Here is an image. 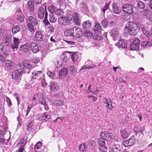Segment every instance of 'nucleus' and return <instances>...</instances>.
<instances>
[{
    "label": "nucleus",
    "mask_w": 152,
    "mask_h": 152,
    "mask_svg": "<svg viewBox=\"0 0 152 152\" xmlns=\"http://www.w3.org/2000/svg\"><path fill=\"white\" fill-rule=\"evenodd\" d=\"M56 7L53 5H51L48 7V9L51 13V14L55 12L56 10Z\"/></svg>",
    "instance_id": "obj_35"
},
{
    "label": "nucleus",
    "mask_w": 152,
    "mask_h": 152,
    "mask_svg": "<svg viewBox=\"0 0 152 152\" xmlns=\"http://www.w3.org/2000/svg\"><path fill=\"white\" fill-rule=\"evenodd\" d=\"M50 86V89L54 92L57 91L59 88L58 86L54 82L51 83Z\"/></svg>",
    "instance_id": "obj_29"
},
{
    "label": "nucleus",
    "mask_w": 152,
    "mask_h": 152,
    "mask_svg": "<svg viewBox=\"0 0 152 152\" xmlns=\"http://www.w3.org/2000/svg\"><path fill=\"white\" fill-rule=\"evenodd\" d=\"M141 29L142 32L147 30V28L142 24L139 26L136 23L132 22H127L125 26V31L132 36L137 34Z\"/></svg>",
    "instance_id": "obj_2"
},
{
    "label": "nucleus",
    "mask_w": 152,
    "mask_h": 152,
    "mask_svg": "<svg viewBox=\"0 0 152 152\" xmlns=\"http://www.w3.org/2000/svg\"><path fill=\"white\" fill-rule=\"evenodd\" d=\"M47 73L48 75L51 78L54 79L55 78L56 76L55 73L52 72L50 71H48Z\"/></svg>",
    "instance_id": "obj_46"
},
{
    "label": "nucleus",
    "mask_w": 152,
    "mask_h": 152,
    "mask_svg": "<svg viewBox=\"0 0 152 152\" xmlns=\"http://www.w3.org/2000/svg\"><path fill=\"white\" fill-rule=\"evenodd\" d=\"M110 3H106L104 6L101 9V11L104 14L105 13V12L108 8Z\"/></svg>",
    "instance_id": "obj_50"
},
{
    "label": "nucleus",
    "mask_w": 152,
    "mask_h": 152,
    "mask_svg": "<svg viewBox=\"0 0 152 152\" xmlns=\"http://www.w3.org/2000/svg\"><path fill=\"white\" fill-rule=\"evenodd\" d=\"M30 45L27 43L21 45L20 47V50L23 52H26L30 50Z\"/></svg>",
    "instance_id": "obj_18"
},
{
    "label": "nucleus",
    "mask_w": 152,
    "mask_h": 152,
    "mask_svg": "<svg viewBox=\"0 0 152 152\" xmlns=\"http://www.w3.org/2000/svg\"><path fill=\"white\" fill-rule=\"evenodd\" d=\"M4 65L6 67H9L13 66L14 63L12 61L9 60H6Z\"/></svg>",
    "instance_id": "obj_41"
},
{
    "label": "nucleus",
    "mask_w": 152,
    "mask_h": 152,
    "mask_svg": "<svg viewBox=\"0 0 152 152\" xmlns=\"http://www.w3.org/2000/svg\"><path fill=\"white\" fill-rule=\"evenodd\" d=\"M141 45L143 47H150L152 45V43L149 42H143L141 43Z\"/></svg>",
    "instance_id": "obj_34"
},
{
    "label": "nucleus",
    "mask_w": 152,
    "mask_h": 152,
    "mask_svg": "<svg viewBox=\"0 0 152 152\" xmlns=\"http://www.w3.org/2000/svg\"><path fill=\"white\" fill-rule=\"evenodd\" d=\"M57 3L61 6L65 3V0H57Z\"/></svg>",
    "instance_id": "obj_59"
},
{
    "label": "nucleus",
    "mask_w": 152,
    "mask_h": 152,
    "mask_svg": "<svg viewBox=\"0 0 152 152\" xmlns=\"http://www.w3.org/2000/svg\"><path fill=\"white\" fill-rule=\"evenodd\" d=\"M103 101L105 104H107V106H108V105H109L110 103H112L111 100L109 98L107 99L106 98H104Z\"/></svg>",
    "instance_id": "obj_52"
},
{
    "label": "nucleus",
    "mask_w": 152,
    "mask_h": 152,
    "mask_svg": "<svg viewBox=\"0 0 152 152\" xmlns=\"http://www.w3.org/2000/svg\"><path fill=\"white\" fill-rule=\"evenodd\" d=\"M122 9L123 11L126 14H132L133 12V7L131 4H125L123 5Z\"/></svg>",
    "instance_id": "obj_7"
},
{
    "label": "nucleus",
    "mask_w": 152,
    "mask_h": 152,
    "mask_svg": "<svg viewBox=\"0 0 152 152\" xmlns=\"http://www.w3.org/2000/svg\"><path fill=\"white\" fill-rule=\"evenodd\" d=\"M68 72V69L65 67L60 70L59 72V76L60 78L65 77L67 75Z\"/></svg>",
    "instance_id": "obj_24"
},
{
    "label": "nucleus",
    "mask_w": 152,
    "mask_h": 152,
    "mask_svg": "<svg viewBox=\"0 0 152 152\" xmlns=\"http://www.w3.org/2000/svg\"><path fill=\"white\" fill-rule=\"evenodd\" d=\"M41 119L45 120V121H49L50 119L51 116L48 113L46 112L43 115L40 117Z\"/></svg>",
    "instance_id": "obj_26"
},
{
    "label": "nucleus",
    "mask_w": 152,
    "mask_h": 152,
    "mask_svg": "<svg viewBox=\"0 0 152 152\" xmlns=\"http://www.w3.org/2000/svg\"><path fill=\"white\" fill-rule=\"evenodd\" d=\"M39 95L37 94H35L34 96V98H33V100L36 102L37 101L38 99L39 100Z\"/></svg>",
    "instance_id": "obj_61"
},
{
    "label": "nucleus",
    "mask_w": 152,
    "mask_h": 152,
    "mask_svg": "<svg viewBox=\"0 0 152 152\" xmlns=\"http://www.w3.org/2000/svg\"><path fill=\"white\" fill-rule=\"evenodd\" d=\"M134 130L136 133L140 132L142 133V129L140 126H135L134 129Z\"/></svg>",
    "instance_id": "obj_45"
},
{
    "label": "nucleus",
    "mask_w": 152,
    "mask_h": 152,
    "mask_svg": "<svg viewBox=\"0 0 152 152\" xmlns=\"http://www.w3.org/2000/svg\"><path fill=\"white\" fill-rule=\"evenodd\" d=\"M37 17L39 19H42L44 17L47 18L48 16V14L46 9H44L42 7H39L37 12Z\"/></svg>",
    "instance_id": "obj_6"
},
{
    "label": "nucleus",
    "mask_w": 152,
    "mask_h": 152,
    "mask_svg": "<svg viewBox=\"0 0 152 152\" xmlns=\"http://www.w3.org/2000/svg\"><path fill=\"white\" fill-rule=\"evenodd\" d=\"M42 73L41 71H35L32 73V78L35 79L37 76H39Z\"/></svg>",
    "instance_id": "obj_39"
},
{
    "label": "nucleus",
    "mask_w": 152,
    "mask_h": 152,
    "mask_svg": "<svg viewBox=\"0 0 152 152\" xmlns=\"http://www.w3.org/2000/svg\"><path fill=\"white\" fill-rule=\"evenodd\" d=\"M119 31L117 28L112 29L111 31V36L115 40L119 37Z\"/></svg>",
    "instance_id": "obj_16"
},
{
    "label": "nucleus",
    "mask_w": 152,
    "mask_h": 152,
    "mask_svg": "<svg viewBox=\"0 0 152 152\" xmlns=\"http://www.w3.org/2000/svg\"><path fill=\"white\" fill-rule=\"evenodd\" d=\"M43 21L45 24L46 25H48V24H50L49 22L48 21V18H45V17L44 18V20H43Z\"/></svg>",
    "instance_id": "obj_63"
},
{
    "label": "nucleus",
    "mask_w": 152,
    "mask_h": 152,
    "mask_svg": "<svg viewBox=\"0 0 152 152\" xmlns=\"http://www.w3.org/2000/svg\"><path fill=\"white\" fill-rule=\"evenodd\" d=\"M65 41L68 44V45L70 46H73L74 45L75 43V42L69 41L65 40Z\"/></svg>",
    "instance_id": "obj_60"
},
{
    "label": "nucleus",
    "mask_w": 152,
    "mask_h": 152,
    "mask_svg": "<svg viewBox=\"0 0 152 152\" xmlns=\"http://www.w3.org/2000/svg\"><path fill=\"white\" fill-rule=\"evenodd\" d=\"M75 31V35L74 36L75 38H79L81 37L83 35L82 31L80 28L77 27L74 28Z\"/></svg>",
    "instance_id": "obj_17"
},
{
    "label": "nucleus",
    "mask_w": 152,
    "mask_h": 152,
    "mask_svg": "<svg viewBox=\"0 0 152 152\" xmlns=\"http://www.w3.org/2000/svg\"><path fill=\"white\" fill-rule=\"evenodd\" d=\"M137 6L138 8L140 9H143L145 7V4L142 1H139L137 4Z\"/></svg>",
    "instance_id": "obj_42"
},
{
    "label": "nucleus",
    "mask_w": 152,
    "mask_h": 152,
    "mask_svg": "<svg viewBox=\"0 0 152 152\" xmlns=\"http://www.w3.org/2000/svg\"><path fill=\"white\" fill-rule=\"evenodd\" d=\"M34 64H37L40 62V59L38 57H35L32 60Z\"/></svg>",
    "instance_id": "obj_58"
},
{
    "label": "nucleus",
    "mask_w": 152,
    "mask_h": 152,
    "mask_svg": "<svg viewBox=\"0 0 152 152\" xmlns=\"http://www.w3.org/2000/svg\"><path fill=\"white\" fill-rule=\"evenodd\" d=\"M150 10L148 9H145L141 11V12L143 15L145 16H147L149 14Z\"/></svg>",
    "instance_id": "obj_48"
},
{
    "label": "nucleus",
    "mask_w": 152,
    "mask_h": 152,
    "mask_svg": "<svg viewBox=\"0 0 152 152\" xmlns=\"http://www.w3.org/2000/svg\"><path fill=\"white\" fill-rule=\"evenodd\" d=\"M94 31L95 33L100 32L102 31V27L98 23L95 24Z\"/></svg>",
    "instance_id": "obj_27"
},
{
    "label": "nucleus",
    "mask_w": 152,
    "mask_h": 152,
    "mask_svg": "<svg viewBox=\"0 0 152 152\" xmlns=\"http://www.w3.org/2000/svg\"><path fill=\"white\" fill-rule=\"evenodd\" d=\"M135 143V138L134 136H132L129 139L124 140L123 143L125 147L131 146L134 145Z\"/></svg>",
    "instance_id": "obj_11"
},
{
    "label": "nucleus",
    "mask_w": 152,
    "mask_h": 152,
    "mask_svg": "<svg viewBox=\"0 0 152 152\" xmlns=\"http://www.w3.org/2000/svg\"><path fill=\"white\" fill-rule=\"evenodd\" d=\"M64 11L62 9H58L56 10L55 13L57 15H61L64 13Z\"/></svg>",
    "instance_id": "obj_49"
},
{
    "label": "nucleus",
    "mask_w": 152,
    "mask_h": 152,
    "mask_svg": "<svg viewBox=\"0 0 152 152\" xmlns=\"http://www.w3.org/2000/svg\"><path fill=\"white\" fill-rule=\"evenodd\" d=\"M95 65L93 64L92 61L87 60L86 61L85 65L82 66L80 70L81 71L83 69H92L95 67Z\"/></svg>",
    "instance_id": "obj_10"
},
{
    "label": "nucleus",
    "mask_w": 152,
    "mask_h": 152,
    "mask_svg": "<svg viewBox=\"0 0 152 152\" xmlns=\"http://www.w3.org/2000/svg\"><path fill=\"white\" fill-rule=\"evenodd\" d=\"M45 96L43 95H41V99H39V101L38 102L39 104H42L44 105L46 103L45 100L44 99Z\"/></svg>",
    "instance_id": "obj_44"
},
{
    "label": "nucleus",
    "mask_w": 152,
    "mask_h": 152,
    "mask_svg": "<svg viewBox=\"0 0 152 152\" xmlns=\"http://www.w3.org/2000/svg\"><path fill=\"white\" fill-rule=\"evenodd\" d=\"M99 149L101 151L104 152H106L107 150V148L105 145H100Z\"/></svg>",
    "instance_id": "obj_51"
},
{
    "label": "nucleus",
    "mask_w": 152,
    "mask_h": 152,
    "mask_svg": "<svg viewBox=\"0 0 152 152\" xmlns=\"http://www.w3.org/2000/svg\"><path fill=\"white\" fill-rule=\"evenodd\" d=\"M35 39L39 41H43L44 42H46L48 41V37L44 36L43 34L41 32L37 31L35 34Z\"/></svg>",
    "instance_id": "obj_5"
},
{
    "label": "nucleus",
    "mask_w": 152,
    "mask_h": 152,
    "mask_svg": "<svg viewBox=\"0 0 152 152\" xmlns=\"http://www.w3.org/2000/svg\"><path fill=\"white\" fill-rule=\"evenodd\" d=\"M17 68V69L13 72L12 74V78L14 80L19 78L22 73H29V70L32 69V66L29 62L25 61L18 65Z\"/></svg>",
    "instance_id": "obj_1"
},
{
    "label": "nucleus",
    "mask_w": 152,
    "mask_h": 152,
    "mask_svg": "<svg viewBox=\"0 0 152 152\" xmlns=\"http://www.w3.org/2000/svg\"><path fill=\"white\" fill-rule=\"evenodd\" d=\"M34 122L33 121H31L28 123L27 127V130L29 132H31L33 129Z\"/></svg>",
    "instance_id": "obj_37"
},
{
    "label": "nucleus",
    "mask_w": 152,
    "mask_h": 152,
    "mask_svg": "<svg viewBox=\"0 0 152 152\" xmlns=\"http://www.w3.org/2000/svg\"><path fill=\"white\" fill-rule=\"evenodd\" d=\"M117 46L119 48H124L126 47L127 44L121 39L119 40L117 44Z\"/></svg>",
    "instance_id": "obj_28"
},
{
    "label": "nucleus",
    "mask_w": 152,
    "mask_h": 152,
    "mask_svg": "<svg viewBox=\"0 0 152 152\" xmlns=\"http://www.w3.org/2000/svg\"><path fill=\"white\" fill-rule=\"evenodd\" d=\"M28 21L29 22L27 24V27L29 31L31 32H32L34 30V26H37L39 22V21L37 19L31 16L28 17Z\"/></svg>",
    "instance_id": "obj_3"
},
{
    "label": "nucleus",
    "mask_w": 152,
    "mask_h": 152,
    "mask_svg": "<svg viewBox=\"0 0 152 152\" xmlns=\"http://www.w3.org/2000/svg\"><path fill=\"white\" fill-rule=\"evenodd\" d=\"M88 145L90 146H94L95 145V142L93 140H89L87 142Z\"/></svg>",
    "instance_id": "obj_57"
},
{
    "label": "nucleus",
    "mask_w": 152,
    "mask_h": 152,
    "mask_svg": "<svg viewBox=\"0 0 152 152\" xmlns=\"http://www.w3.org/2000/svg\"><path fill=\"white\" fill-rule=\"evenodd\" d=\"M113 136V135L112 133L107 132H102L100 134V137L104 140L110 139Z\"/></svg>",
    "instance_id": "obj_13"
},
{
    "label": "nucleus",
    "mask_w": 152,
    "mask_h": 152,
    "mask_svg": "<svg viewBox=\"0 0 152 152\" xmlns=\"http://www.w3.org/2000/svg\"><path fill=\"white\" fill-rule=\"evenodd\" d=\"M140 43V41L139 39L137 38H135L134 41L130 45V49L132 50H138L139 49Z\"/></svg>",
    "instance_id": "obj_8"
},
{
    "label": "nucleus",
    "mask_w": 152,
    "mask_h": 152,
    "mask_svg": "<svg viewBox=\"0 0 152 152\" xmlns=\"http://www.w3.org/2000/svg\"><path fill=\"white\" fill-rule=\"evenodd\" d=\"M26 142V140L25 139H22L20 140L19 142L18 143V145L20 147H23L25 145Z\"/></svg>",
    "instance_id": "obj_36"
},
{
    "label": "nucleus",
    "mask_w": 152,
    "mask_h": 152,
    "mask_svg": "<svg viewBox=\"0 0 152 152\" xmlns=\"http://www.w3.org/2000/svg\"><path fill=\"white\" fill-rule=\"evenodd\" d=\"M122 149L121 146L119 144H114L111 149L112 152H121Z\"/></svg>",
    "instance_id": "obj_23"
},
{
    "label": "nucleus",
    "mask_w": 152,
    "mask_h": 152,
    "mask_svg": "<svg viewBox=\"0 0 152 152\" xmlns=\"http://www.w3.org/2000/svg\"><path fill=\"white\" fill-rule=\"evenodd\" d=\"M84 32L85 36L86 37H91L92 36V33L88 31L85 30Z\"/></svg>",
    "instance_id": "obj_47"
},
{
    "label": "nucleus",
    "mask_w": 152,
    "mask_h": 152,
    "mask_svg": "<svg viewBox=\"0 0 152 152\" xmlns=\"http://www.w3.org/2000/svg\"><path fill=\"white\" fill-rule=\"evenodd\" d=\"M69 53V52H66L65 53L63 54L62 57V59L64 62H66L67 61V57L66 56V54L67 53Z\"/></svg>",
    "instance_id": "obj_54"
},
{
    "label": "nucleus",
    "mask_w": 152,
    "mask_h": 152,
    "mask_svg": "<svg viewBox=\"0 0 152 152\" xmlns=\"http://www.w3.org/2000/svg\"><path fill=\"white\" fill-rule=\"evenodd\" d=\"M27 8L31 12L34 11V5L32 1H30L28 2Z\"/></svg>",
    "instance_id": "obj_25"
},
{
    "label": "nucleus",
    "mask_w": 152,
    "mask_h": 152,
    "mask_svg": "<svg viewBox=\"0 0 152 152\" xmlns=\"http://www.w3.org/2000/svg\"><path fill=\"white\" fill-rule=\"evenodd\" d=\"M42 142H37L34 147L35 150H36L37 149L40 148L42 145Z\"/></svg>",
    "instance_id": "obj_55"
},
{
    "label": "nucleus",
    "mask_w": 152,
    "mask_h": 152,
    "mask_svg": "<svg viewBox=\"0 0 152 152\" xmlns=\"http://www.w3.org/2000/svg\"><path fill=\"white\" fill-rule=\"evenodd\" d=\"M79 150L81 151H86L87 149V147L84 144L82 143L79 146Z\"/></svg>",
    "instance_id": "obj_43"
},
{
    "label": "nucleus",
    "mask_w": 152,
    "mask_h": 152,
    "mask_svg": "<svg viewBox=\"0 0 152 152\" xmlns=\"http://www.w3.org/2000/svg\"><path fill=\"white\" fill-rule=\"evenodd\" d=\"M63 101L60 99H58L54 102L53 104L56 106L59 107L63 105Z\"/></svg>",
    "instance_id": "obj_33"
},
{
    "label": "nucleus",
    "mask_w": 152,
    "mask_h": 152,
    "mask_svg": "<svg viewBox=\"0 0 152 152\" xmlns=\"http://www.w3.org/2000/svg\"><path fill=\"white\" fill-rule=\"evenodd\" d=\"M4 43L7 45H10L11 42V39L10 37L7 36L5 38L4 40Z\"/></svg>",
    "instance_id": "obj_38"
},
{
    "label": "nucleus",
    "mask_w": 152,
    "mask_h": 152,
    "mask_svg": "<svg viewBox=\"0 0 152 152\" xmlns=\"http://www.w3.org/2000/svg\"><path fill=\"white\" fill-rule=\"evenodd\" d=\"M30 46L33 52L34 53H36L39 51L38 46L36 43L31 42Z\"/></svg>",
    "instance_id": "obj_15"
},
{
    "label": "nucleus",
    "mask_w": 152,
    "mask_h": 152,
    "mask_svg": "<svg viewBox=\"0 0 152 152\" xmlns=\"http://www.w3.org/2000/svg\"><path fill=\"white\" fill-rule=\"evenodd\" d=\"M69 71L72 74L75 75L77 73V70L76 67L74 65L70 66L69 68Z\"/></svg>",
    "instance_id": "obj_30"
},
{
    "label": "nucleus",
    "mask_w": 152,
    "mask_h": 152,
    "mask_svg": "<svg viewBox=\"0 0 152 152\" xmlns=\"http://www.w3.org/2000/svg\"><path fill=\"white\" fill-rule=\"evenodd\" d=\"M68 18L70 22L74 21L76 24L78 26L81 24V18L78 13L76 12L72 15H68Z\"/></svg>",
    "instance_id": "obj_4"
},
{
    "label": "nucleus",
    "mask_w": 152,
    "mask_h": 152,
    "mask_svg": "<svg viewBox=\"0 0 152 152\" xmlns=\"http://www.w3.org/2000/svg\"><path fill=\"white\" fill-rule=\"evenodd\" d=\"M13 42V43L11 45L12 48L14 50L15 49L16 50L19 44V39L15 37H14Z\"/></svg>",
    "instance_id": "obj_20"
},
{
    "label": "nucleus",
    "mask_w": 152,
    "mask_h": 152,
    "mask_svg": "<svg viewBox=\"0 0 152 152\" xmlns=\"http://www.w3.org/2000/svg\"><path fill=\"white\" fill-rule=\"evenodd\" d=\"M74 28L72 29H67L65 30L64 32V35L65 36H74Z\"/></svg>",
    "instance_id": "obj_21"
},
{
    "label": "nucleus",
    "mask_w": 152,
    "mask_h": 152,
    "mask_svg": "<svg viewBox=\"0 0 152 152\" xmlns=\"http://www.w3.org/2000/svg\"><path fill=\"white\" fill-rule=\"evenodd\" d=\"M121 136L124 138H127L129 135V132L128 128L122 129L121 132Z\"/></svg>",
    "instance_id": "obj_19"
},
{
    "label": "nucleus",
    "mask_w": 152,
    "mask_h": 152,
    "mask_svg": "<svg viewBox=\"0 0 152 152\" xmlns=\"http://www.w3.org/2000/svg\"><path fill=\"white\" fill-rule=\"evenodd\" d=\"M91 23L89 20L83 22L82 26L84 29H88L91 27Z\"/></svg>",
    "instance_id": "obj_22"
},
{
    "label": "nucleus",
    "mask_w": 152,
    "mask_h": 152,
    "mask_svg": "<svg viewBox=\"0 0 152 152\" xmlns=\"http://www.w3.org/2000/svg\"><path fill=\"white\" fill-rule=\"evenodd\" d=\"M6 101L7 103V104L9 107L11 106L12 104L10 99L8 98H7Z\"/></svg>",
    "instance_id": "obj_62"
},
{
    "label": "nucleus",
    "mask_w": 152,
    "mask_h": 152,
    "mask_svg": "<svg viewBox=\"0 0 152 152\" xmlns=\"http://www.w3.org/2000/svg\"><path fill=\"white\" fill-rule=\"evenodd\" d=\"M113 12L115 14H119L121 12V10L119 9L116 3H114L112 4Z\"/></svg>",
    "instance_id": "obj_14"
},
{
    "label": "nucleus",
    "mask_w": 152,
    "mask_h": 152,
    "mask_svg": "<svg viewBox=\"0 0 152 152\" xmlns=\"http://www.w3.org/2000/svg\"><path fill=\"white\" fill-rule=\"evenodd\" d=\"M16 18L20 22H22L24 20L23 15L22 13L17 14Z\"/></svg>",
    "instance_id": "obj_32"
},
{
    "label": "nucleus",
    "mask_w": 152,
    "mask_h": 152,
    "mask_svg": "<svg viewBox=\"0 0 152 152\" xmlns=\"http://www.w3.org/2000/svg\"><path fill=\"white\" fill-rule=\"evenodd\" d=\"M58 23L61 25L66 26L68 24L70 21L69 20L68 15L67 17L64 16H60L58 19Z\"/></svg>",
    "instance_id": "obj_9"
},
{
    "label": "nucleus",
    "mask_w": 152,
    "mask_h": 152,
    "mask_svg": "<svg viewBox=\"0 0 152 152\" xmlns=\"http://www.w3.org/2000/svg\"><path fill=\"white\" fill-rule=\"evenodd\" d=\"M20 30V28L18 25L14 26L12 28V32L13 34H15L19 32Z\"/></svg>",
    "instance_id": "obj_31"
},
{
    "label": "nucleus",
    "mask_w": 152,
    "mask_h": 152,
    "mask_svg": "<svg viewBox=\"0 0 152 152\" xmlns=\"http://www.w3.org/2000/svg\"><path fill=\"white\" fill-rule=\"evenodd\" d=\"M69 53L71 54V58L73 62H77L80 61V58L78 53L76 52H69Z\"/></svg>",
    "instance_id": "obj_12"
},
{
    "label": "nucleus",
    "mask_w": 152,
    "mask_h": 152,
    "mask_svg": "<svg viewBox=\"0 0 152 152\" xmlns=\"http://www.w3.org/2000/svg\"><path fill=\"white\" fill-rule=\"evenodd\" d=\"M49 19L51 23H54L56 22V18H55L53 13L49 15Z\"/></svg>",
    "instance_id": "obj_40"
},
{
    "label": "nucleus",
    "mask_w": 152,
    "mask_h": 152,
    "mask_svg": "<svg viewBox=\"0 0 152 152\" xmlns=\"http://www.w3.org/2000/svg\"><path fill=\"white\" fill-rule=\"evenodd\" d=\"M104 140L101 137L98 140V143L99 145H104L105 144V142Z\"/></svg>",
    "instance_id": "obj_53"
},
{
    "label": "nucleus",
    "mask_w": 152,
    "mask_h": 152,
    "mask_svg": "<svg viewBox=\"0 0 152 152\" xmlns=\"http://www.w3.org/2000/svg\"><path fill=\"white\" fill-rule=\"evenodd\" d=\"M142 32L143 34L148 37L150 36V34L149 33V32L147 30V29L145 30V31H143Z\"/></svg>",
    "instance_id": "obj_64"
},
{
    "label": "nucleus",
    "mask_w": 152,
    "mask_h": 152,
    "mask_svg": "<svg viewBox=\"0 0 152 152\" xmlns=\"http://www.w3.org/2000/svg\"><path fill=\"white\" fill-rule=\"evenodd\" d=\"M101 24L103 27L106 28L107 26V21L106 20L104 19L102 21Z\"/></svg>",
    "instance_id": "obj_56"
}]
</instances>
